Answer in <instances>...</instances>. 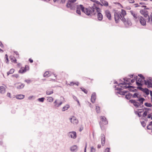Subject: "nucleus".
Segmentation results:
<instances>
[{"label":"nucleus","instance_id":"obj_58","mask_svg":"<svg viewBox=\"0 0 152 152\" xmlns=\"http://www.w3.org/2000/svg\"><path fill=\"white\" fill-rule=\"evenodd\" d=\"M25 81L27 83H30L31 80H25Z\"/></svg>","mask_w":152,"mask_h":152},{"label":"nucleus","instance_id":"obj_45","mask_svg":"<svg viewBox=\"0 0 152 152\" xmlns=\"http://www.w3.org/2000/svg\"><path fill=\"white\" fill-rule=\"evenodd\" d=\"M137 89L140 90L142 91H143V90H144V88H142L140 86H138L137 87Z\"/></svg>","mask_w":152,"mask_h":152},{"label":"nucleus","instance_id":"obj_10","mask_svg":"<svg viewBox=\"0 0 152 152\" xmlns=\"http://www.w3.org/2000/svg\"><path fill=\"white\" fill-rule=\"evenodd\" d=\"M144 83L145 85H148V87H152V79H151V81L144 80Z\"/></svg>","mask_w":152,"mask_h":152},{"label":"nucleus","instance_id":"obj_31","mask_svg":"<svg viewBox=\"0 0 152 152\" xmlns=\"http://www.w3.org/2000/svg\"><path fill=\"white\" fill-rule=\"evenodd\" d=\"M10 58L12 60V62H16V60L13 56H10Z\"/></svg>","mask_w":152,"mask_h":152},{"label":"nucleus","instance_id":"obj_35","mask_svg":"<svg viewBox=\"0 0 152 152\" xmlns=\"http://www.w3.org/2000/svg\"><path fill=\"white\" fill-rule=\"evenodd\" d=\"M138 94L135 93L132 96V97L133 98H135L137 97L139 99V98L140 97L138 96Z\"/></svg>","mask_w":152,"mask_h":152},{"label":"nucleus","instance_id":"obj_6","mask_svg":"<svg viewBox=\"0 0 152 152\" xmlns=\"http://www.w3.org/2000/svg\"><path fill=\"white\" fill-rule=\"evenodd\" d=\"M121 20L124 23V24L126 27H128L129 26H130L132 24V23L130 20L128 18L126 19L124 18V17L123 18L121 19Z\"/></svg>","mask_w":152,"mask_h":152},{"label":"nucleus","instance_id":"obj_46","mask_svg":"<svg viewBox=\"0 0 152 152\" xmlns=\"http://www.w3.org/2000/svg\"><path fill=\"white\" fill-rule=\"evenodd\" d=\"M138 75L140 77V78H142L143 80H145V77H144L141 74H139Z\"/></svg>","mask_w":152,"mask_h":152},{"label":"nucleus","instance_id":"obj_55","mask_svg":"<svg viewBox=\"0 0 152 152\" xmlns=\"http://www.w3.org/2000/svg\"><path fill=\"white\" fill-rule=\"evenodd\" d=\"M136 113V114H137L138 116L139 117H140L141 116V114H140V113H138V112H136V113Z\"/></svg>","mask_w":152,"mask_h":152},{"label":"nucleus","instance_id":"obj_16","mask_svg":"<svg viewBox=\"0 0 152 152\" xmlns=\"http://www.w3.org/2000/svg\"><path fill=\"white\" fill-rule=\"evenodd\" d=\"M96 99V94L95 93H93L91 95V102L94 103L95 102Z\"/></svg>","mask_w":152,"mask_h":152},{"label":"nucleus","instance_id":"obj_25","mask_svg":"<svg viewBox=\"0 0 152 152\" xmlns=\"http://www.w3.org/2000/svg\"><path fill=\"white\" fill-rule=\"evenodd\" d=\"M24 86V84L23 83H22L16 86L15 87L17 89H20L23 88Z\"/></svg>","mask_w":152,"mask_h":152},{"label":"nucleus","instance_id":"obj_49","mask_svg":"<svg viewBox=\"0 0 152 152\" xmlns=\"http://www.w3.org/2000/svg\"><path fill=\"white\" fill-rule=\"evenodd\" d=\"M5 57L6 58V60L7 61H6V63L7 64H8V58L7 55V54H6L5 55Z\"/></svg>","mask_w":152,"mask_h":152},{"label":"nucleus","instance_id":"obj_33","mask_svg":"<svg viewBox=\"0 0 152 152\" xmlns=\"http://www.w3.org/2000/svg\"><path fill=\"white\" fill-rule=\"evenodd\" d=\"M26 71V70L25 68L24 69L21 68L20 69L19 71V73H22L25 72Z\"/></svg>","mask_w":152,"mask_h":152},{"label":"nucleus","instance_id":"obj_64","mask_svg":"<svg viewBox=\"0 0 152 152\" xmlns=\"http://www.w3.org/2000/svg\"><path fill=\"white\" fill-rule=\"evenodd\" d=\"M149 125H150L151 126H152V121L149 123Z\"/></svg>","mask_w":152,"mask_h":152},{"label":"nucleus","instance_id":"obj_34","mask_svg":"<svg viewBox=\"0 0 152 152\" xmlns=\"http://www.w3.org/2000/svg\"><path fill=\"white\" fill-rule=\"evenodd\" d=\"M49 75V73L48 72H46L44 74L43 76L45 77H49L50 75Z\"/></svg>","mask_w":152,"mask_h":152},{"label":"nucleus","instance_id":"obj_8","mask_svg":"<svg viewBox=\"0 0 152 152\" xmlns=\"http://www.w3.org/2000/svg\"><path fill=\"white\" fill-rule=\"evenodd\" d=\"M138 19L139 20L140 23L142 26H146V21L143 17L141 16H138Z\"/></svg>","mask_w":152,"mask_h":152},{"label":"nucleus","instance_id":"obj_5","mask_svg":"<svg viewBox=\"0 0 152 152\" xmlns=\"http://www.w3.org/2000/svg\"><path fill=\"white\" fill-rule=\"evenodd\" d=\"M134 78L136 80V83L138 86H142V85L143 82L142 78H139L138 76L134 75Z\"/></svg>","mask_w":152,"mask_h":152},{"label":"nucleus","instance_id":"obj_37","mask_svg":"<svg viewBox=\"0 0 152 152\" xmlns=\"http://www.w3.org/2000/svg\"><path fill=\"white\" fill-rule=\"evenodd\" d=\"M74 84H75L77 86H78L79 85V83L78 82H77L76 83H74L73 82H71L70 83V84H69L70 86H73Z\"/></svg>","mask_w":152,"mask_h":152},{"label":"nucleus","instance_id":"obj_63","mask_svg":"<svg viewBox=\"0 0 152 152\" xmlns=\"http://www.w3.org/2000/svg\"><path fill=\"white\" fill-rule=\"evenodd\" d=\"M29 61L31 63H32L33 62V60L31 59H29Z\"/></svg>","mask_w":152,"mask_h":152},{"label":"nucleus","instance_id":"obj_32","mask_svg":"<svg viewBox=\"0 0 152 152\" xmlns=\"http://www.w3.org/2000/svg\"><path fill=\"white\" fill-rule=\"evenodd\" d=\"M132 96V94L129 93L127 94L126 96V98L127 99H129L131 98V97Z\"/></svg>","mask_w":152,"mask_h":152},{"label":"nucleus","instance_id":"obj_7","mask_svg":"<svg viewBox=\"0 0 152 152\" xmlns=\"http://www.w3.org/2000/svg\"><path fill=\"white\" fill-rule=\"evenodd\" d=\"M95 7L96 8V12L95 14L94 15H95L96 12L98 13L97 14V18L98 20H101L103 19V15L102 14L99 12H100V9L98 7H97L95 5Z\"/></svg>","mask_w":152,"mask_h":152},{"label":"nucleus","instance_id":"obj_11","mask_svg":"<svg viewBox=\"0 0 152 152\" xmlns=\"http://www.w3.org/2000/svg\"><path fill=\"white\" fill-rule=\"evenodd\" d=\"M140 13L146 18L147 17V19H148V17L150 16L148 14V12L145 10H140Z\"/></svg>","mask_w":152,"mask_h":152},{"label":"nucleus","instance_id":"obj_60","mask_svg":"<svg viewBox=\"0 0 152 152\" xmlns=\"http://www.w3.org/2000/svg\"><path fill=\"white\" fill-rule=\"evenodd\" d=\"M65 2V0H61V2L62 3H64Z\"/></svg>","mask_w":152,"mask_h":152},{"label":"nucleus","instance_id":"obj_12","mask_svg":"<svg viewBox=\"0 0 152 152\" xmlns=\"http://www.w3.org/2000/svg\"><path fill=\"white\" fill-rule=\"evenodd\" d=\"M71 122L73 124H78V121L76 118L74 116H73L70 118Z\"/></svg>","mask_w":152,"mask_h":152},{"label":"nucleus","instance_id":"obj_18","mask_svg":"<svg viewBox=\"0 0 152 152\" xmlns=\"http://www.w3.org/2000/svg\"><path fill=\"white\" fill-rule=\"evenodd\" d=\"M130 12L131 14L133 17L134 20L137 19V18H138V16L135 12L132 11H130Z\"/></svg>","mask_w":152,"mask_h":152},{"label":"nucleus","instance_id":"obj_62","mask_svg":"<svg viewBox=\"0 0 152 152\" xmlns=\"http://www.w3.org/2000/svg\"><path fill=\"white\" fill-rule=\"evenodd\" d=\"M33 97V96H29L28 97V99H31Z\"/></svg>","mask_w":152,"mask_h":152},{"label":"nucleus","instance_id":"obj_51","mask_svg":"<svg viewBox=\"0 0 152 152\" xmlns=\"http://www.w3.org/2000/svg\"><path fill=\"white\" fill-rule=\"evenodd\" d=\"M11 94L10 93H8L7 94V96L8 97H9L10 98H11Z\"/></svg>","mask_w":152,"mask_h":152},{"label":"nucleus","instance_id":"obj_24","mask_svg":"<svg viewBox=\"0 0 152 152\" xmlns=\"http://www.w3.org/2000/svg\"><path fill=\"white\" fill-rule=\"evenodd\" d=\"M69 107V104H67L62 108V111H64L65 110H67Z\"/></svg>","mask_w":152,"mask_h":152},{"label":"nucleus","instance_id":"obj_17","mask_svg":"<svg viewBox=\"0 0 152 152\" xmlns=\"http://www.w3.org/2000/svg\"><path fill=\"white\" fill-rule=\"evenodd\" d=\"M105 15L107 18L109 20L111 19V15L110 12L108 10H106L105 12Z\"/></svg>","mask_w":152,"mask_h":152},{"label":"nucleus","instance_id":"obj_14","mask_svg":"<svg viewBox=\"0 0 152 152\" xmlns=\"http://www.w3.org/2000/svg\"><path fill=\"white\" fill-rule=\"evenodd\" d=\"M129 101L133 104L134 106L137 108L139 107V106H140L139 103L137 102L135 100L132 99L130 100Z\"/></svg>","mask_w":152,"mask_h":152},{"label":"nucleus","instance_id":"obj_1","mask_svg":"<svg viewBox=\"0 0 152 152\" xmlns=\"http://www.w3.org/2000/svg\"><path fill=\"white\" fill-rule=\"evenodd\" d=\"M80 10L86 15L91 16L95 14L97 10L95 7V4H93V6L91 7L87 8H84L83 6L81 4L77 5L76 12L80 15L81 14Z\"/></svg>","mask_w":152,"mask_h":152},{"label":"nucleus","instance_id":"obj_19","mask_svg":"<svg viewBox=\"0 0 152 152\" xmlns=\"http://www.w3.org/2000/svg\"><path fill=\"white\" fill-rule=\"evenodd\" d=\"M101 120L102 121L104 122V124L105 125L107 124L108 123L107 121L106 118L104 116H101Z\"/></svg>","mask_w":152,"mask_h":152},{"label":"nucleus","instance_id":"obj_36","mask_svg":"<svg viewBox=\"0 0 152 152\" xmlns=\"http://www.w3.org/2000/svg\"><path fill=\"white\" fill-rule=\"evenodd\" d=\"M142 91L145 93L147 95H148L149 94V90L147 88H145L144 89V90Z\"/></svg>","mask_w":152,"mask_h":152},{"label":"nucleus","instance_id":"obj_4","mask_svg":"<svg viewBox=\"0 0 152 152\" xmlns=\"http://www.w3.org/2000/svg\"><path fill=\"white\" fill-rule=\"evenodd\" d=\"M76 4L69 1H68L66 7L67 8H69L71 10H74L76 8Z\"/></svg>","mask_w":152,"mask_h":152},{"label":"nucleus","instance_id":"obj_23","mask_svg":"<svg viewBox=\"0 0 152 152\" xmlns=\"http://www.w3.org/2000/svg\"><path fill=\"white\" fill-rule=\"evenodd\" d=\"M25 96L22 94L17 95L16 96V98L17 99H21L24 98Z\"/></svg>","mask_w":152,"mask_h":152},{"label":"nucleus","instance_id":"obj_26","mask_svg":"<svg viewBox=\"0 0 152 152\" xmlns=\"http://www.w3.org/2000/svg\"><path fill=\"white\" fill-rule=\"evenodd\" d=\"M145 100V99L143 98H139L137 101L140 102V105L143 104V102Z\"/></svg>","mask_w":152,"mask_h":152},{"label":"nucleus","instance_id":"obj_53","mask_svg":"<svg viewBox=\"0 0 152 152\" xmlns=\"http://www.w3.org/2000/svg\"><path fill=\"white\" fill-rule=\"evenodd\" d=\"M73 99L76 101L78 100L77 97L74 95H73Z\"/></svg>","mask_w":152,"mask_h":152},{"label":"nucleus","instance_id":"obj_22","mask_svg":"<svg viewBox=\"0 0 152 152\" xmlns=\"http://www.w3.org/2000/svg\"><path fill=\"white\" fill-rule=\"evenodd\" d=\"M77 147L76 145H74L71 146L70 148V150L72 152L75 151L77 150Z\"/></svg>","mask_w":152,"mask_h":152},{"label":"nucleus","instance_id":"obj_38","mask_svg":"<svg viewBox=\"0 0 152 152\" xmlns=\"http://www.w3.org/2000/svg\"><path fill=\"white\" fill-rule=\"evenodd\" d=\"M96 111L97 113H99L100 112V107L98 106H96Z\"/></svg>","mask_w":152,"mask_h":152},{"label":"nucleus","instance_id":"obj_50","mask_svg":"<svg viewBox=\"0 0 152 152\" xmlns=\"http://www.w3.org/2000/svg\"><path fill=\"white\" fill-rule=\"evenodd\" d=\"M104 152H110V148H106Z\"/></svg>","mask_w":152,"mask_h":152},{"label":"nucleus","instance_id":"obj_47","mask_svg":"<svg viewBox=\"0 0 152 152\" xmlns=\"http://www.w3.org/2000/svg\"><path fill=\"white\" fill-rule=\"evenodd\" d=\"M124 81H126L127 82H129V80H130V79L127 78L126 77H125L123 79Z\"/></svg>","mask_w":152,"mask_h":152},{"label":"nucleus","instance_id":"obj_59","mask_svg":"<svg viewBox=\"0 0 152 152\" xmlns=\"http://www.w3.org/2000/svg\"><path fill=\"white\" fill-rule=\"evenodd\" d=\"M151 114H149L148 115V118H151Z\"/></svg>","mask_w":152,"mask_h":152},{"label":"nucleus","instance_id":"obj_27","mask_svg":"<svg viewBox=\"0 0 152 152\" xmlns=\"http://www.w3.org/2000/svg\"><path fill=\"white\" fill-rule=\"evenodd\" d=\"M117 90H119L120 91V92H118V93L119 94L121 95H124V92L123 91H121V90L122 89V88H118L116 89Z\"/></svg>","mask_w":152,"mask_h":152},{"label":"nucleus","instance_id":"obj_20","mask_svg":"<svg viewBox=\"0 0 152 152\" xmlns=\"http://www.w3.org/2000/svg\"><path fill=\"white\" fill-rule=\"evenodd\" d=\"M101 143L102 145L104 146L105 142V138L104 135H101Z\"/></svg>","mask_w":152,"mask_h":152},{"label":"nucleus","instance_id":"obj_30","mask_svg":"<svg viewBox=\"0 0 152 152\" xmlns=\"http://www.w3.org/2000/svg\"><path fill=\"white\" fill-rule=\"evenodd\" d=\"M53 98L51 97H47V100L48 102H52L53 100Z\"/></svg>","mask_w":152,"mask_h":152},{"label":"nucleus","instance_id":"obj_40","mask_svg":"<svg viewBox=\"0 0 152 152\" xmlns=\"http://www.w3.org/2000/svg\"><path fill=\"white\" fill-rule=\"evenodd\" d=\"M145 105L147 107H151L152 106V105L151 103H145Z\"/></svg>","mask_w":152,"mask_h":152},{"label":"nucleus","instance_id":"obj_28","mask_svg":"<svg viewBox=\"0 0 152 152\" xmlns=\"http://www.w3.org/2000/svg\"><path fill=\"white\" fill-rule=\"evenodd\" d=\"M53 93V90H48L46 91V94L47 95H50Z\"/></svg>","mask_w":152,"mask_h":152},{"label":"nucleus","instance_id":"obj_9","mask_svg":"<svg viewBox=\"0 0 152 152\" xmlns=\"http://www.w3.org/2000/svg\"><path fill=\"white\" fill-rule=\"evenodd\" d=\"M68 136L73 139H75L77 137L76 133L75 132H69L67 134Z\"/></svg>","mask_w":152,"mask_h":152},{"label":"nucleus","instance_id":"obj_48","mask_svg":"<svg viewBox=\"0 0 152 152\" xmlns=\"http://www.w3.org/2000/svg\"><path fill=\"white\" fill-rule=\"evenodd\" d=\"M95 3L98 4H100L101 6H102V4H101L100 2L99 1L96 0V1H95Z\"/></svg>","mask_w":152,"mask_h":152},{"label":"nucleus","instance_id":"obj_44","mask_svg":"<svg viewBox=\"0 0 152 152\" xmlns=\"http://www.w3.org/2000/svg\"><path fill=\"white\" fill-rule=\"evenodd\" d=\"M141 124L142 125L143 127H145V126L146 124L144 121H142V122H141Z\"/></svg>","mask_w":152,"mask_h":152},{"label":"nucleus","instance_id":"obj_56","mask_svg":"<svg viewBox=\"0 0 152 152\" xmlns=\"http://www.w3.org/2000/svg\"><path fill=\"white\" fill-rule=\"evenodd\" d=\"M68 1L73 3H74L76 2V1H77V0H68Z\"/></svg>","mask_w":152,"mask_h":152},{"label":"nucleus","instance_id":"obj_21","mask_svg":"<svg viewBox=\"0 0 152 152\" xmlns=\"http://www.w3.org/2000/svg\"><path fill=\"white\" fill-rule=\"evenodd\" d=\"M100 1L102 6L103 5L106 7L108 6V4L107 2L104 0H101Z\"/></svg>","mask_w":152,"mask_h":152},{"label":"nucleus","instance_id":"obj_15","mask_svg":"<svg viewBox=\"0 0 152 152\" xmlns=\"http://www.w3.org/2000/svg\"><path fill=\"white\" fill-rule=\"evenodd\" d=\"M6 88L5 86H1L0 87V93L2 94H4L6 92Z\"/></svg>","mask_w":152,"mask_h":152},{"label":"nucleus","instance_id":"obj_41","mask_svg":"<svg viewBox=\"0 0 152 152\" xmlns=\"http://www.w3.org/2000/svg\"><path fill=\"white\" fill-rule=\"evenodd\" d=\"M90 152H96V149L93 146L91 147V150Z\"/></svg>","mask_w":152,"mask_h":152},{"label":"nucleus","instance_id":"obj_39","mask_svg":"<svg viewBox=\"0 0 152 152\" xmlns=\"http://www.w3.org/2000/svg\"><path fill=\"white\" fill-rule=\"evenodd\" d=\"M45 99V98L44 97H42L41 98H39L37 99V100L41 102H43L44 101V100Z\"/></svg>","mask_w":152,"mask_h":152},{"label":"nucleus","instance_id":"obj_54","mask_svg":"<svg viewBox=\"0 0 152 152\" xmlns=\"http://www.w3.org/2000/svg\"><path fill=\"white\" fill-rule=\"evenodd\" d=\"M12 76L14 77H15L16 78H17L19 76H18V74H15V75H12Z\"/></svg>","mask_w":152,"mask_h":152},{"label":"nucleus","instance_id":"obj_29","mask_svg":"<svg viewBox=\"0 0 152 152\" xmlns=\"http://www.w3.org/2000/svg\"><path fill=\"white\" fill-rule=\"evenodd\" d=\"M14 72V69H11L10 71L7 72V75H8L10 74H12Z\"/></svg>","mask_w":152,"mask_h":152},{"label":"nucleus","instance_id":"obj_43","mask_svg":"<svg viewBox=\"0 0 152 152\" xmlns=\"http://www.w3.org/2000/svg\"><path fill=\"white\" fill-rule=\"evenodd\" d=\"M147 111H145L142 114V116L143 117H145L147 115Z\"/></svg>","mask_w":152,"mask_h":152},{"label":"nucleus","instance_id":"obj_13","mask_svg":"<svg viewBox=\"0 0 152 152\" xmlns=\"http://www.w3.org/2000/svg\"><path fill=\"white\" fill-rule=\"evenodd\" d=\"M54 104V107L55 108H56L59 107L63 103L62 102H61L59 103L58 102V100L56 99L53 102Z\"/></svg>","mask_w":152,"mask_h":152},{"label":"nucleus","instance_id":"obj_3","mask_svg":"<svg viewBox=\"0 0 152 152\" xmlns=\"http://www.w3.org/2000/svg\"><path fill=\"white\" fill-rule=\"evenodd\" d=\"M126 84H128L129 83H126V82H124L123 83H120L119 85V86H120L121 87L124 88L123 89L129 88V90L131 91L134 92L135 91V90L133 89V88H134V87L133 86H121V85H124Z\"/></svg>","mask_w":152,"mask_h":152},{"label":"nucleus","instance_id":"obj_61","mask_svg":"<svg viewBox=\"0 0 152 152\" xmlns=\"http://www.w3.org/2000/svg\"><path fill=\"white\" fill-rule=\"evenodd\" d=\"M0 46L1 47H3V44H2V43L0 42Z\"/></svg>","mask_w":152,"mask_h":152},{"label":"nucleus","instance_id":"obj_52","mask_svg":"<svg viewBox=\"0 0 152 152\" xmlns=\"http://www.w3.org/2000/svg\"><path fill=\"white\" fill-rule=\"evenodd\" d=\"M128 1L130 3H133L134 2V0H128Z\"/></svg>","mask_w":152,"mask_h":152},{"label":"nucleus","instance_id":"obj_2","mask_svg":"<svg viewBox=\"0 0 152 152\" xmlns=\"http://www.w3.org/2000/svg\"><path fill=\"white\" fill-rule=\"evenodd\" d=\"M126 14V11L123 10H121V12H116L114 13V18L116 23L118 22L120 19H121L124 17Z\"/></svg>","mask_w":152,"mask_h":152},{"label":"nucleus","instance_id":"obj_42","mask_svg":"<svg viewBox=\"0 0 152 152\" xmlns=\"http://www.w3.org/2000/svg\"><path fill=\"white\" fill-rule=\"evenodd\" d=\"M80 89H81L82 91L84 92L85 94H87L88 92L84 88H81Z\"/></svg>","mask_w":152,"mask_h":152},{"label":"nucleus","instance_id":"obj_57","mask_svg":"<svg viewBox=\"0 0 152 152\" xmlns=\"http://www.w3.org/2000/svg\"><path fill=\"white\" fill-rule=\"evenodd\" d=\"M150 126H151L150 125H149V124L147 126V128L148 129H152L151 127H150Z\"/></svg>","mask_w":152,"mask_h":152}]
</instances>
